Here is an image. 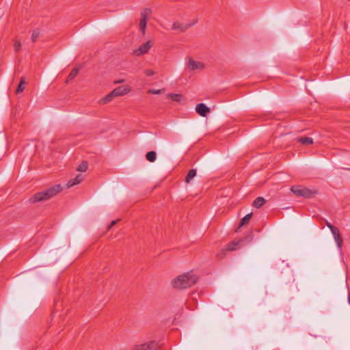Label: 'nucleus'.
<instances>
[{"label": "nucleus", "instance_id": "nucleus-15", "mask_svg": "<svg viewBox=\"0 0 350 350\" xmlns=\"http://www.w3.org/2000/svg\"><path fill=\"white\" fill-rule=\"evenodd\" d=\"M166 97L175 102H180L183 98V96L181 94L174 93L167 94Z\"/></svg>", "mask_w": 350, "mask_h": 350}, {"label": "nucleus", "instance_id": "nucleus-25", "mask_svg": "<svg viewBox=\"0 0 350 350\" xmlns=\"http://www.w3.org/2000/svg\"><path fill=\"white\" fill-rule=\"evenodd\" d=\"M146 159L150 161V162H153V150L152 151H150L148 152L147 154H146Z\"/></svg>", "mask_w": 350, "mask_h": 350}, {"label": "nucleus", "instance_id": "nucleus-7", "mask_svg": "<svg viewBox=\"0 0 350 350\" xmlns=\"http://www.w3.org/2000/svg\"><path fill=\"white\" fill-rule=\"evenodd\" d=\"M331 232L334 237V239L337 243V246L339 249L342 247V238L339 232V230L337 227L336 226H332L331 228Z\"/></svg>", "mask_w": 350, "mask_h": 350}, {"label": "nucleus", "instance_id": "nucleus-11", "mask_svg": "<svg viewBox=\"0 0 350 350\" xmlns=\"http://www.w3.org/2000/svg\"><path fill=\"white\" fill-rule=\"evenodd\" d=\"M84 176L82 174H78L74 179L70 180L67 184L66 187L70 188L72 186L79 184L83 180Z\"/></svg>", "mask_w": 350, "mask_h": 350}, {"label": "nucleus", "instance_id": "nucleus-8", "mask_svg": "<svg viewBox=\"0 0 350 350\" xmlns=\"http://www.w3.org/2000/svg\"><path fill=\"white\" fill-rule=\"evenodd\" d=\"M196 111L200 116L205 117L211 112V109L204 103H199L196 107Z\"/></svg>", "mask_w": 350, "mask_h": 350}, {"label": "nucleus", "instance_id": "nucleus-22", "mask_svg": "<svg viewBox=\"0 0 350 350\" xmlns=\"http://www.w3.org/2000/svg\"><path fill=\"white\" fill-rule=\"evenodd\" d=\"M88 169V162L83 161L77 167V171L84 172Z\"/></svg>", "mask_w": 350, "mask_h": 350}, {"label": "nucleus", "instance_id": "nucleus-24", "mask_svg": "<svg viewBox=\"0 0 350 350\" xmlns=\"http://www.w3.org/2000/svg\"><path fill=\"white\" fill-rule=\"evenodd\" d=\"M22 44L20 41H15L14 48L16 52H18L21 49Z\"/></svg>", "mask_w": 350, "mask_h": 350}, {"label": "nucleus", "instance_id": "nucleus-1", "mask_svg": "<svg viewBox=\"0 0 350 350\" xmlns=\"http://www.w3.org/2000/svg\"><path fill=\"white\" fill-rule=\"evenodd\" d=\"M62 190L61 185L57 184L49 188L44 189L33 195L29 200L31 203H37L46 201L55 196Z\"/></svg>", "mask_w": 350, "mask_h": 350}, {"label": "nucleus", "instance_id": "nucleus-19", "mask_svg": "<svg viewBox=\"0 0 350 350\" xmlns=\"http://www.w3.org/2000/svg\"><path fill=\"white\" fill-rule=\"evenodd\" d=\"M79 68H74L71 72H70L66 83H68L70 81L72 80L79 73Z\"/></svg>", "mask_w": 350, "mask_h": 350}, {"label": "nucleus", "instance_id": "nucleus-17", "mask_svg": "<svg viewBox=\"0 0 350 350\" xmlns=\"http://www.w3.org/2000/svg\"><path fill=\"white\" fill-rule=\"evenodd\" d=\"M243 239H240L237 241H233L229 243L227 245L226 250L227 251H234L236 250L237 246L239 244V243L242 242Z\"/></svg>", "mask_w": 350, "mask_h": 350}, {"label": "nucleus", "instance_id": "nucleus-23", "mask_svg": "<svg viewBox=\"0 0 350 350\" xmlns=\"http://www.w3.org/2000/svg\"><path fill=\"white\" fill-rule=\"evenodd\" d=\"M39 35H40V31L38 30V29H36L34 31H33L32 32V34H31V40L32 42H36L38 39V38L39 37Z\"/></svg>", "mask_w": 350, "mask_h": 350}, {"label": "nucleus", "instance_id": "nucleus-34", "mask_svg": "<svg viewBox=\"0 0 350 350\" xmlns=\"http://www.w3.org/2000/svg\"><path fill=\"white\" fill-rule=\"evenodd\" d=\"M154 161H155L156 160V157H157V153H156L155 151H154Z\"/></svg>", "mask_w": 350, "mask_h": 350}, {"label": "nucleus", "instance_id": "nucleus-26", "mask_svg": "<svg viewBox=\"0 0 350 350\" xmlns=\"http://www.w3.org/2000/svg\"><path fill=\"white\" fill-rule=\"evenodd\" d=\"M145 73L147 76H151L152 75H153V72L151 70H146L145 71Z\"/></svg>", "mask_w": 350, "mask_h": 350}, {"label": "nucleus", "instance_id": "nucleus-3", "mask_svg": "<svg viewBox=\"0 0 350 350\" xmlns=\"http://www.w3.org/2000/svg\"><path fill=\"white\" fill-rule=\"evenodd\" d=\"M131 91L129 85H122L115 88L111 93L103 99V103L110 102L113 97L120 96L128 94Z\"/></svg>", "mask_w": 350, "mask_h": 350}, {"label": "nucleus", "instance_id": "nucleus-30", "mask_svg": "<svg viewBox=\"0 0 350 350\" xmlns=\"http://www.w3.org/2000/svg\"><path fill=\"white\" fill-rule=\"evenodd\" d=\"M161 91L160 90H154V94H160V93H161Z\"/></svg>", "mask_w": 350, "mask_h": 350}, {"label": "nucleus", "instance_id": "nucleus-10", "mask_svg": "<svg viewBox=\"0 0 350 350\" xmlns=\"http://www.w3.org/2000/svg\"><path fill=\"white\" fill-rule=\"evenodd\" d=\"M188 67L191 70L196 69H203L204 68V64L202 62H196L191 57H189L188 61Z\"/></svg>", "mask_w": 350, "mask_h": 350}, {"label": "nucleus", "instance_id": "nucleus-33", "mask_svg": "<svg viewBox=\"0 0 350 350\" xmlns=\"http://www.w3.org/2000/svg\"><path fill=\"white\" fill-rule=\"evenodd\" d=\"M148 92L150 93V94H153V90H149Z\"/></svg>", "mask_w": 350, "mask_h": 350}, {"label": "nucleus", "instance_id": "nucleus-35", "mask_svg": "<svg viewBox=\"0 0 350 350\" xmlns=\"http://www.w3.org/2000/svg\"><path fill=\"white\" fill-rule=\"evenodd\" d=\"M347 89L350 90V83L347 85Z\"/></svg>", "mask_w": 350, "mask_h": 350}, {"label": "nucleus", "instance_id": "nucleus-18", "mask_svg": "<svg viewBox=\"0 0 350 350\" xmlns=\"http://www.w3.org/2000/svg\"><path fill=\"white\" fill-rule=\"evenodd\" d=\"M196 173L197 172L196 169L190 170L185 177V181L187 183H189L191 180L196 176Z\"/></svg>", "mask_w": 350, "mask_h": 350}, {"label": "nucleus", "instance_id": "nucleus-13", "mask_svg": "<svg viewBox=\"0 0 350 350\" xmlns=\"http://www.w3.org/2000/svg\"><path fill=\"white\" fill-rule=\"evenodd\" d=\"M191 26V24L183 25L179 22H174L172 25V29L175 30H179L180 32H184Z\"/></svg>", "mask_w": 350, "mask_h": 350}, {"label": "nucleus", "instance_id": "nucleus-14", "mask_svg": "<svg viewBox=\"0 0 350 350\" xmlns=\"http://www.w3.org/2000/svg\"><path fill=\"white\" fill-rule=\"evenodd\" d=\"M153 343L152 341L142 345L135 346L132 350H152Z\"/></svg>", "mask_w": 350, "mask_h": 350}, {"label": "nucleus", "instance_id": "nucleus-6", "mask_svg": "<svg viewBox=\"0 0 350 350\" xmlns=\"http://www.w3.org/2000/svg\"><path fill=\"white\" fill-rule=\"evenodd\" d=\"M275 99V96L270 93H264L262 96V98L259 103V105H260L264 109H269V106L267 103L274 100Z\"/></svg>", "mask_w": 350, "mask_h": 350}, {"label": "nucleus", "instance_id": "nucleus-31", "mask_svg": "<svg viewBox=\"0 0 350 350\" xmlns=\"http://www.w3.org/2000/svg\"><path fill=\"white\" fill-rule=\"evenodd\" d=\"M178 287H180V289H185L187 286H178Z\"/></svg>", "mask_w": 350, "mask_h": 350}, {"label": "nucleus", "instance_id": "nucleus-2", "mask_svg": "<svg viewBox=\"0 0 350 350\" xmlns=\"http://www.w3.org/2000/svg\"><path fill=\"white\" fill-rule=\"evenodd\" d=\"M199 281V277L193 271L184 273L175 278L172 284H196Z\"/></svg>", "mask_w": 350, "mask_h": 350}, {"label": "nucleus", "instance_id": "nucleus-21", "mask_svg": "<svg viewBox=\"0 0 350 350\" xmlns=\"http://www.w3.org/2000/svg\"><path fill=\"white\" fill-rule=\"evenodd\" d=\"M25 79L23 77L21 79V81L16 90V94H20L21 92H23L24 89H25Z\"/></svg>", "mask_w": 350, "mask_h": 350}, {"label": "nucleus", "instance_id": "nucleus-36", "mask_svg": "<svg viewBox=\"0 0 350 350\" xmlns=\"http://www.w3.org/2000/svg\"><path fill=\"white\" fill-rule=\"evenodd\" d=\"M165 177L161 178L160 181H162L164 179Z\"/></svg>", "mask_w": 350, "mask_h": 350}, {"label": "nucleus", "instance_id": "nucleus-16", "mask_svg": "<svg viewBox=\"0 0 350 350\" xmlns=\"http://www.w3.org/2000/svg\"><path fill=\"white\" fill-rule=\"evenodd\" d=\"M266 203V200L262 197L256 198L253 202V206L257 208L262 207Z\"/></svg>", "mask_w": 350, "mask_h": 350}, {"label": "nucleus", "instance_id": "nucleus-29", "mask_svg": "<svg viewBox=\"0 0 350 350\" xmlns=\"http://www.w3.org/2000/svg\"><path fill=\"white\" fill-rule=\"evenodd\" d=\"M326 225L329 228L330 230H331L332 226H334L333 225H332L328 221H326Z\"/></svg>", "mask_w": 350, "mask_h": 350}, {"label": "nucleus", "instance_id": "nucleus-27", "mask_svg": "<svg viewBox=\"0 0 350 350\" xmlns=\"http://www.w3.org/2000/svg\"><path fill=\"white\" fill-rule=\"evenodd\" d=\"M118 220H113L111 221V224L108 227V230H109L113 226H114L117 223Z\"/></svg>", "mask_w": 350, "mask_h": 350}, {"label": "nucleus", "instance_id": "nucleus-12", "mask_svg": "<svg viewBox=\"0 0 350 350\" xmlns=\"http://www.w3.org/2000/svg\"><path fill=\"white\" fill-rule=\"evenodd\" d=\"M252 213H248L246 215H245L240 221V224H239V226L237 228V229L235 230V232H238L240 230V228L247 224L250 220V219L252 218Z\"/></svg>", "mask_w": 350, "mask_h": 350}, {"label": "nucleus", "instance_id": "nucleus-9", "mask_svg": "<svg viewBox=\"0 0 350 350\" xmlns=\"http://www.w3.org/2000/svg\"><path fill=\"white\" fill-rule=\"evenodd\" d=\"M151 46L152 44L150 41H148L146 43L141 45L137 49L135 50L133 53L136 56L142 55L147 53Z\"/></svg>", "mask_w": 350, "mask_h": 350}, {"label": "nucleus", "instance_id": "nucleus-20", "mask_svg": "<svg viewBox=\"0 0 350 350\" xmlns=\"http://www.w3.org/2000/svg\"><path fill=\"white\" fill-rule=\"evenodd\" d=\"M299 142L303 145H310L313 144V139L310 137H302L299 139Z\"/></svg>", "mask_w": 350, "mask_h": 350}, {"label": "nucleus", "instance_id": "nucleus-5", "mask_svg": "<svg viewBox=\"0 0 350 350\" xmlns=\"http://www.w3.org/2000/svg\"><path fill=\"white\" fill-rule=\"evenodd\" d=\"M151 13L150 9H145L141 13V18L139 22V29L144 34L146 27L148 16Z\"/></svg>", "mask_w": 350, "mask_h": 350}, {"label": "nucleus", "instance_id": "nucleus-4", "mask_svg": "<svg viewBox=\"0 0 350 350\" xmlns=\"http://www.w3.org/2000/svg\"><path fill=\"white\" fill-rule=\"evenodd\" d=\"M291 191L299 197H304L306 198H310L313 196L315 192H312L308 188L300 185L292 186Z\"/></svg>", "mask_w": 350, "mask_h": 350}, {"label": "nucleus", "instance_id": "nucleus-28", "mask_svg": "<svg viewBox=\"0 0 350 350\" xmlns=\"http://www.w3.org/2000/svg\"><path fill=\"white\" fill-rule=\"evenodd\" d=\"M245 239H246L247 241H250L252 240V237L251 236L245 237Z\"/></svg>", "mask_w": 350, "mask_h": 350}, {"label": "nucleus", "instance_id": "nucleus-32", "mask_svg": "<svg viewBox=\"0 0 350 350\" xmlns=\"http://www.w3.org/2000/svg\"><path fill=\"white\" fill-rule=\"evenodd\" d=\"M348 301L349 304H350V291L349 292Z\"/></svg>", "mask_w": 350, "mask_h": 350}]
</instances>
